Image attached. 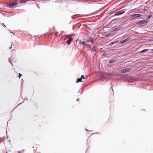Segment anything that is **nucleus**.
I'll return each instance as SVG.
<instances>
[{
  "mask_svg": "<svg viewBox=\"0 0 153 153\" xmlns=\"http://www.w3.org/2000/svg\"><path fill=\"white\" fill-rule=\"evenodd\" d=\"M84 76V75H82L81 76V77L78 79H77L76 81V82L78 83V82H84L85 79Z\"/></svg>",
  "mask_w": 153,
  "mask_h": 153,
  "instance_id": "f257e3e1",
  "label": "nucleus"
},
{
  "mask_svg": "<svg viewBox=\"0 0 153 153\" xmlns=\"http://www.w3.org/2000/svg\"><path fill=\"white\" fill-rule=\"evenodd\" d=\"M131 68H127L125 69H123L121 70V73H125L129 72L131 70Z\"/></svg>",
  "mask_w": 153,
  "mask_h": 153,
  "instance_id": "f03ea898",
  "label": "nucleus"
},
{
  "mask_svg": "<svg viewBox=\"0 0 153 153\" xmlns=\"http://www.w3.org/2000/svg\"><path fill=\"white\" fill-rule=\"evenodd\" d=\"M147 22V21L146 20H143L139 22L137 24L138 25H142L143 24H144L146 23Z\"/></svg>",
  "mask_w": 153,
  "mask_h": 153,
  "instance_id": "7ed1b4c3",
  "label": "nucleus"
},
{
  "mask_svg": "<svg viewBox=\"0 0 153 153\" xmlns=\"http://www.w3.org/2000/svg\"><path fill=\"white\" fill-rule=\"evenodd\" d=\"M89 41L88 40H86L85 41H81V40L79 42V44L80 45H83V46L86 45L85 43L87 42H88Z\"/></svg>",
  "mask_w": 153,
  "mask_h": 153,
  "instance_id": "20e7f679",
  "label": "nucleus"
},
{
  "mask_svg": "<svg viewBox=\"0 0 153 153\" xmlns=\"http://www.w3.org/2000/svg\"><path fill=\"white\" fill-rule=\"evenodd\" d=\"M72 40L73 39L72 38L69 37L66 43L68 45H69Z\"/></svg>",
  "mask_w": 153,
  "mask_h": 153,
  "instance_id": "39448f33",
  "label": "nucleus"
},
{
  "mask_svg": "<svg viewBox=\"0 0 153 153\" xmlns=\"http://www.w3.org/2000/svg\"><path fill=\"white\" fill-rule=\"evenodd\" d=\"M125 13V11H120L117 12L115 13V15L119 16Z\"/></svg>",
  "mask_w": 153,
  "mask_h": 153,
  "instance_id": "423d86ee",
  "label": "nucleus"
},
{
  "mask_svg": "<svg viewBox=\"0 0 153 153\" xmlns=\"http://www.w3.org/2000/svg\"><path fill=\"white\" fill-rule=\"evenodd\" d=\"M141 15L140 14H137L133 15L132 16L133 18H135L137 17H140L141 16Z\"/></svg>",
  "mask_w": 153,
  "mask_h": 153,
  "instance_id": "0eeeda50",
  "label": "nucleus"
},
{
  "mask_svg": "<svg viewBox=\"0 0 153 153\" xmlns=\"http://www.w3.org/2000/svg\"><path fill=\"white\" fill-rule=\"evenodd\" d=\"M16 4V2H12L9 4V6L10 7H13Z\"/></svg>",
  "mask_w": 153,
  "mask_h": 153,
  "instance_id": "6e6552de",
  "label": "nucleus"
},
{
  "mask_svg": "<svg viewBox=\"0 0 153 153\" xmlns=\"http://www.w3.org/2000/svg\"><path fill=\"white\" fill-rule=\"evenodd\" d=\"M129 38H127L125 40H123L120 42V44H123V43L127 41H128L129 40Z\"/></svg>",
  "mask_w": 153,
  "mask_h": 153,
  "instance_id": "1a4fd4ad",
  "label": "nucleus"
},
{
  "mask_svg": "<svg viewBox=\"0 0 153 153\" xmlns=\"http://www.w3.org/2000/svg\"><path fill=\"white\" fill-rule=\"evenodd\" d=\"M96 47L94 46L91 49L92 51L94 52L96 51Z\"/></svg>",
  "mask_w": 153,
  "mask_h": 153,
  "instance_id": "9d476101",
  "label": "nucleus"
},
{
  "mask_svg": "<svg viewBox=\"0 0 153 153\" xmlns=\"http://www.w3.org/2000/svg\"><path fill=\"white\" fill-rule=\"evenodd\" d=\"M120 29V27H117V28H116L114 29L113 30L114 31H116L119 30Z\"/></svg>",
  "mask_w": 153,
  "mask_h": 153,
  "instance_id": "9b49d317",
  "label": "nucleus"
},
{
  "mask_svg": "<svg viewBox=\"0 0 153 153\" xmlns=\"http://www.w3.org/2000/svg\"><path fill=\"white\" fill-rule=\"evenodd\" d=\"M148 50H149L148 49H144V50H143L141 51H140V52L141 53H143V52H145L147 51Z\"/></svg>",
  "mask_w": 153,
  "mask_h": 153,
  "instance_id": "f8f14e48",
  "label": "nucleus"
},
{
  "mask_svg": "<svg viewBox=\"0 0 153 153\" xmlns=\"http://www.w3.org/2000/svg\"><path fill=\"white\" fill-rule=\"evenodd\" d=\"M22 76V75L21 74L19 73L18 77L19 79Z\"/></svg>",
  "mask_w": 153,
  "mask_h": 153,
  "instance_id": "ddd939ff",
  "label": "nucleus"
},
{
  "mask_svg": "<svg viewBox=\"0 0 153 153\" xmlns=\"http://www.w3.org/2000/svg\"><path fill=\"white\" fill-rule=\"evenodd\" d=\"M55 35L56 36V37H57L58 36V32H56L55 33Z\"/></svg>",
  "mask_w": 153,
  "mask_h": 153,
  "instance_id": "4468645a",
  "label": "nucleus"
},
{
  "mask_svg": "<svg viewBox=\"0 0 153 153\" xmlns=\"http://www.w3.org/2000/svg\"><path fill=\"white\" fill-rule=\"evenodd\" d=\"M106 76H108V74H104V75H103V76H106Z\"/></svg>",
  "mask_w": 153,
  "mask_h": 153,
  "instance_id": "2eb2a0df",
  "label": "nucleus"
},
{
  "mask_svg": "<svg viewBox=\"0 0 153 153\" xmlns=\"http://www.w3.org/2000/svg\"><path fill=\"white\" fill-rule=\"evenodd\" d=\"M2 25L5 27H6V26L3 23Z\"/></svg>",
  "mask_w": 153,
  "mask_h": 153,
  "instance_id": "dca6fc26",
  "label": "nucleus"
},
{
  "mask_svg": "<svg viewBox=\"0 0 153 153\" xmlns=\"http://www.w3.org/2000/svg\"><path fill=\"white\" fill-rule=\"evenodd\" d=\"M10 33H12L13 34V36H14V33H12V32H11V31H10Z\"/></svg>",
  "mask_w": 153,
  "mask_h": 153,
  "instance_id": "f3484780",
  "label": "nucleus"
},
{
  "mask_svg": "<svg viewBox=\"0 0 153 153\" xmlns=\"http://www.w3.org/2000/svg\"><path fill=\"white\" fill-rule=\"evenodd\" d=\"M91 43H93V40H92L91 41Z\"/></svg>",
  "mask_w": 153,
  "mask_h": 153,
  "instance_id": "a211bd4d",
  "label": "nucleus"
},
{
  "mask_svg": "<svg viewBox=\"0 0 153 153\" xmlns=\"http://www.w3.org/2000/svg\"><path fill=\"white\" fill-rule=\"evenodd\" d=\"M11 46H12V45H11L10 47L9 48L10 49L11 48V47H12Z\"/></svg>",
  "mask_w": 153,
  "mask_h": 153,
  "instance_id": "6ab92c4d",
  "label": "nucleus"
},
{
  "mask_svg": "<svg viewBox=\"0 0 153 153\" xmlns=\"http://www.w3.org/2000/svg\"><path fill=\"white\" fill-rule=\"evenodd\" d=\"M109 62H110V63H111V62L110 61Z\"/></svg>",
  "mask_w": 153,
  "mask_h": 153,
  "instance_id": "aec40b11",
  "label": "nucleus"
},
{
  "mask_svg": "<svg viewBox=\"0 0 153 153\" xmlns=\"http://www.w3.org/2000/svg\"><path fill=\"white\" fill-rule=\"evenodd\" d=\"M152 50V52H153V49Z\"/></svg>",
  "mask_w": 153,
  "mask_h": 153,
  "instance_id": "412c9836",
  "label": "nucleus"
},
{
  "mask_svg": "<svg viewBox=\"0 0 153 153\" xmlns=\"http://www.w3.org/2000/svg\"><path fill=\"white\" fill-rule=\"evenodd\" d=\"M58 36H59V37H60V35H59Z\"/></svg>",
  "mask_w": 153,
  "mask_h": 153,
  "instance_id": "4be33fe9",
  "label": "nucleus"
}]
</instances>
